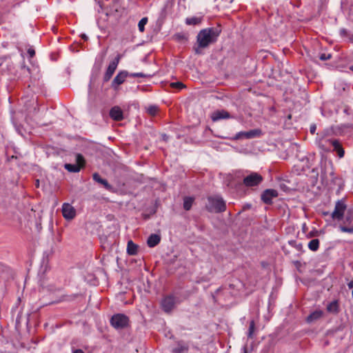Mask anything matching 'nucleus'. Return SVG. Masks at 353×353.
Masks as SVG:
<instances>
[{"instance_id":"obj_1","label":"nucleus","mask_w":353,"mask_h":353,"mask_svg":"<svg viewBox=\"0 0 353 353\" xmlns=\"http://www.w3.org/2000/svg\"><path fill=\"white\" fill-rule=\"evenodd\" d=\"M221 30L219 28H208L199 31L196 36L197 46L194 48L196 54H200V49L207 48L216 41Z\"/></svg>"},{"instance_id":"obj_2","label":"nucleus","mask_w":353,"mask_h":353,"mask_svg":"<svg viewBox=\"0 0 353 353\" xmlns=\"http://www.w3.org/2000/svg\"><path fill=\"white\" fill-rule=\"evenodd\" d=\"M205 208L210 212L220 213L225 211L226 204L221 196L215 195L208 198Z\"/></svg>"},{"instance_id":"obj_3","label":"nucleus","mask_w":353,"mask_h":353,"mask_svg":"<svg viewBox=\"0 0 353 353\" xmlns=\"http://www.w3.org/2000/svg\"><path fill=\"white\" fill-rule=\"evenodd\" d=\"M151 75L144 74L143 72L129 73L125 70L120 71L114 78L112 82V87L117 90L121 84H122L128 77H148Z\"/></svg>"},{"instance_id":"obj_4","label":"nucleus","mask_w":353,"mask_h":353,"mask_svg":"<svg viewBox=\"0 0 353 353\" xmlns=\"http://www.w3.org/2000/svg\"><path fill=\"white\" fill-rule=\"evenodd\" d=\"M129 321L128 316L120 313L114 314L110 319L111 325L117 330L127 327L129 325Z\"/></svg>"},{"instance_id":"obj_5","label":"nucleus","mask_w":353,"mask_h":353,"mask_svg":"<svg viewBox=\"0 0 353 353\" xmlns=\"http://www.w3.org/2000/svg\"><path fill=\"white\" fill-rule=\"evenodd\" d=\"M263 181V177L257 172H251L243 178V183L250 188L259 185Z\"/></svg>"},{"instance_id":"obj_6","label":"nucleus","mask_w":353,"mask_h":353,"mask_svg":"<svg viewBox=\"0 0 353 353\" xmlns=\"http://www.w3.org/2000/svg\"><path fill=\"white\" fill-rule=\"evenodd\" d=\"M346 208L347 205L343 199L338 200L336 202L334 210L332 213V218L339 221L341 220L344 216Z\"/></svg>"},{"instance_id":"obj_7","label":"nucleus","mask_w":353,"mask_h":353,"mask_svg":"<svg viewBox=\"0 0 353 353\" xmlns=\"http://www.w3.org/2000/svg\"><path fill=\"white\" fill-rule=\"evenodd\" d=\"M279 195L277 190L274 189H267L263 192L261 199L265 204H271L272 199Z\"/></svg>"},{"instance_id":"obj_8","label":"nucleus","mask_w":353,"mask_h":353,"mask_svg":"<svg viewBox=\"0 0 353 353\" xmlns=\"http://www.w3.org/2000/svg\"><path fill=\"white\" fill-rule=\"evenodd\" d=\"M63 216L67 220H71L76 216L75 209L69 203H63L62 206Z\"/></svg>"},{"instance_id":"obj_9","label":"nucleus","mask_w":353,"mask_h":353,"mask_svg":"<svg viewBox=\"0 0 353 353\" xmlns=\"http://www.w3.org/2000/svg\"><path fill=\"white\" fill-rule=\"evenodd\" d=\"M175 300L172 296H168L165 297L161 302L163 310L165 312H170L174 307Z\"/></svg>"},{"instance_id":"obj_10","label":"nucleus","mask_w":353,"mask_h":353,"mask_svg":"<svg viewBox=\"0 0 353 353\" xmlns=\"http://www.w3.org/2000/svg\"><path fill=\"white\" fill-rule=\"evenodd\" d=\"M329 142L333 147V150L335 151L339 158H343L345 154V151L342 147V145L337 139H328L325 141Z\"/></svg>"},{"instance_id":"obj_11","label":"nucleus","mask_w":353,"mask_h":353,"mask_svg":"<svg viewBox=\"0 0 353 353\" xmlns=\"http://www.w3.org/2000/svg\"><path fill=\"white\" fill-rule=\"evenodd\" d=\"M92 179L95 182L103 185L105 190L110 192L113 191V186L110 185L106 179L101 178L99 173L94 172L92 174Z\"/></svg>"},{"instance_id":"obj_12","label":"nucleus","mask_w":353,"mask_h":353,"mask_svg":"<svg viewBox=\"0 0 353 353\" xmlns=\"http://www.w3.org/2000/svg\"><path fill=\"white\" fill-rule=\"evenodd\" d=\"M230 117V113L224 110L214 111L211 115V119L214 122L221 119H229Z\"/></svg>"},{"instance_id":"obj_13","label":"nucleus","mask_w":353,"mask_h":353,"mask_svg":"<svg viewBox=\"0 0 353 353\" xmlns=\"http://www.w3.org/2000/svg\"><path fill=\"white\" fill-rule=\"evenodd\" d=\"M110 117L114 121H121L123 119V111L119 106H114L110 111Z\"/></svg>"},{"instance_id":"obj_14","label":"nucleus","mask_w":353,"mask_h":353,"mask_svg":"<svg viewBox=\"0 0 353 353\" xmlns=\"http://www.w3.org/2000/svg\"><path fill=\"white\" fill-rule=\"evenodd\" d=\"M345 223H348L350 225H340V230L343 232L353 234V218L352 217V216H346Z\"/></svg>"},{"instance_id":"obj_15","label":"nucleus","mask_w":353,"mask_h":353,"mask_svg":"<svg viewBox=\"0 0 353 353\" xmlns=\"http://www.w3.org/2000/svg\"><path fill=\"white\" fill-rule=\"evenodd\" d=\"M161 241L159 235L156 234H152L148 239L147 244L150 248H154Z\"/></svg>"},{"instance_id":"obj_16","label":"nucleus","mask_w":353,"mask_h":353,"mask_svg":"<svg viewBox=\"0 0 353 353\" xmlns=\"http://www.w3.org/2000/svg\"><path fill=\"white\" fill-rule=\"evenodd\" d=\"M330 174L332 183L339 187V190H341L344 185L343 179L341 177L336 176L333 171H331Z\"/></svg>"},{"instance_id":"obj_17","label":"nucleus","mask_w":353,"mask_h":353,"mask_svg":"<svg viewBox=\"0 0 353 353\" xmlns=\"http://www.w3.org/2000/svg\"><path fill=\"white\" fill-rule=\"evenodd\" d=\"M323 316V312L321 310H316L312 312L306 319L307 323H312L319 319Z\"/></svg>"},{"instance_id":"obj_18","label":"nucleus","mask_w":353,"mask_h":353,"mask_svg":"<svg viewBox=\"0 0 353 353\" xmlns=\"http://www.w3.org/2000/svg\"><path fill=\"white\" fill-rule=\"evenodd\" d=\"M138 252V245L133 243L132 241H129L127 245V253L129 255H136Z\"/></svg>"},{"instance_id":"obj_19","label":"nucleus","mask_w":353,"mask_h":353,"mask_svg":"<svg viewBox=\"0 0 353 353\" xmlns=\"http://www.w3.org/2000/svg\"><path fill=\"white\" fill-rule=\"evenodd\" d=\"M202 18L197 17H188L185 19V23L189 26H196L201 23Z\"/></svg>"},{"instance_id":"obj_20","label":"nucleus","mask_w":353,"mask_h":353,"mask_svg":"<svg viewBox=\"0 0 353 353\" xmlns=\"http://www.w3.org/2000/svg\"><path fill=\"white\" fill-rule=\"evenodd\" d=\"M261 134L262 132L260 129H254L246 132L247 139L259 137Z\"/></svg>"},{"instance_id":"obj_21","label":"nucleus","mask_w":353,"mask_h":353,"mask_svg":"<svg viewBox=\"0 0 353 353\" xmlns=\"http://www.w3.org/2000/svg\"><path fill=\"white\" fill-rule=\"evenodd\" d=\"M329 139H321L319 141L318 145L319 148H321L322 150L325 152H327L330 150V145H332L329 142H326V140H328Z\"/></svg>"},{"instance_id":"obj_22","label":"nucleus","mask_w":353,"mask_h":353,"mask_svg":"<svg viewBox=\"0 0 353 353\" xmlns=\"http://www.w3.org/2000/svg\"><path fill=\"white\" fill-rule=\"evenodd\" d=\"M319 240L318 239H314L308 243V248L313 252L318 250L319 248Z\"/></svg>"},{"instance_id":"obj_23","label":"nucleus","mask_w":353,"mask_h":353,"mask_svg":"<svg viewBox=\"0 0 353 353\" xmlns=\"http://www.w3.org/2000/svg\"><path fill=\"white\" fill-rule=\"evenodd\" d=\"M194 202V199L190 196H185L183 199V208L185 210H190Z\"/></svg>"},{"instance_id":"obj_24","label":"nucleus","mask_w":353,"mask_h":353,"mask_svg":"<svg viewBox=\"0 0 353 353\" xmlns=\"http://www.w3.org/2000/svg\"><path fill=\"white\" fill-rule=\"evenodd\" d=\"M65 170L70 172H78L81 168L80 165L65 163L64 165Z\"/></svg>"},{"instance_id":"obj_25","label":"nucleus","mask_w":353,"mask_h":353,"mask_svg":"<svg viewBox=\"0 0 353 353\" xmlns=\"http://www.w3.org/2000/svg\"><path fill=\"white\" fill-rule=\"evenodd\" d=\"M327 310L330 312L337 313L339 311V305L336 301L330 303L327 306Z\"/></svg>"},{"instance_id":"obj_26","label":"nucleus","mask_w":353,"mask_h":353,"mask_svg":"<svg viewBox=\"0 0 353 353\" xmlns=\"http://www.w3.org/2000/svg\"><path fill=\"white\" fill-rule=\"evenodd\" d=\"M119 60H120V55H117V57L110 63L108 68L109 69L113 70L114 72H115V70L117 68V65L119 63Z\"/></svg>"},{"instance_id":"obj_27","label":"nucleus","mask_w":353,"mask_h":353,"mask_svg":"<svg viewBox=\"0 0 353 353\" xmlns=\"http://www.w3.org/2000/svg\"><path fill=\"white\" fill-rule=\"evenodd\" d=\"M288 243H289V244L292 247L294 248L296 250L303 252V245H302V243H298L295 240H291Z\"/></svg>"},{"instance_id":"obj_28","label":"nucleus","mask_w":353,"mask_h":353,"mask_svg":"<svg viewBox=\"0 0 353 353\" xmlns=\"http://www.w3.org/2000/svg\"><path fill=\"white\" fill-rule=\"evenodd\" d=\"M147 23H148V18L147 17H143V18H142L139 21V22L138 23V28H139V30L141 32H144V30H145V26L146 25Z\"/></svg>"},{"instance_id":"obj_29","label":"nucleus","mask_w":353,"mask_h":353,"mask_svg":"<svg viewBox=\"0 0 353 353\" xmlns=\"http://www.w3.org/2000/svg\"><path fill=\"white\" fill-rule=\"evenodd\" d=\"M188 348L184 345H179L176 347L174 348L172 352L174 353H187Z\"/></svg>"},{"instance_id":"obj_30","label":"nucleus","mask_w":353,"mask_h":353,"mask_svg":"<svg viewBox=\"0 0 353 353\" xmlns=\"http://www.w3.org/2000/svg\"><path fill=\"white\" fill-rule=\"evenodd\" d=\"M114 72L113 70H112L108 68L104 75H103V81L108 82L112 78Z\"/></svg>"},{"instance_id":"obj_31","label":"nucleus","mask_w":353,"mask_h":353,"mask_svg":"<svg viewBox=\"0 0 353 353\" xmlns=\"http://www.w3.org/2000/svg\"><path fill=\"white\" fill-rule=\"evenodd\" d=\"M255 329V323L254 321L252 320L250 323L248 333V337L252 339L253 337V334Z\"/></svg>"},{"instance_id":"obj_32","label":"nucleus","mask_w":353,"mask_h":353,"mask_svg":"<svg viewBox=\"0 0 353 353\" xmlns=\"http://www.w3.org/2000/svg\"><path fill=\"white\" fill-rule=\"evenodd\" d=\"M174 37L176 41H186L188 40V37L183 33L175 34Z\"/></svg>"},{"instance_id":"obj_33","label":"nucleus","mask_w":353,"mask_h":353,"mask_svg":"<svg viewBox=\"0 0 353 353\" xmlns=\"http://www.w3.org/2000/svg\"><path fill=\"white\" fill-rule=\"evenodd\" d=\"M76 161H77V165H80V168L83 167L84 165V163H85V160H84V158L80 154H77V156H76Z\"/></svg>"},{"instance_id":"obj_34","label":"nucleus","mask_w":353,"mask_h":353,"mask_svg":"<svg viewBox=\"0 0 353 353\" xmlns=\"http://www.w3.org/2000/svg\"><path fill=\"white\" fill-rule=\"evenodd\" d=\"M148 112L152 116H154L158 112V107L156 105H150L148 108Z\"/></svg>"},{"instance_id":"obj_35","label":"nucleus","mask_w":353,"mask_h":353,"mask_svg":"<svg viewBox=\"0 0 353 353\" xmlns=\"http://www.w3.org/2000/svg\"><path fill=\"white\" fill-rule=\"evenodd\" d=\"M170 86L173 88L181 90L184 87V85L181 82H174L170 83Z\"/></svg>"},{"instance_id":"obj_36","label":"nucleus","mask_w":353,"mask_h":353,"mask_svg":"<svg viewBox=\"0 0 353 353\" xmlns=\"http://www.w3.org/2000/svg\"><path fill=\"white\" fill-rule=\"evenodd\" d=\"M235 139H247L246 132H239L235 135Z\"/></svg>"},{"instance_id":"obj_37","label":"nucleus","mask_w":353,"mask_h":353,"mask_svg":"<svg viewBox=\"0 0 353 353\" xmlns=\"http://www.w3.org/2000/svg\"><path fill=\"white\" fill-rule=\"evenodd\" d=\"M319 58L322 61L329 60L331 58V54H326L325 53H323L320 55Z\"/></svg>"},{"instance_id":"obj_38","label":"nucleus","mask_w":353,"mask_h":353,"mask_svg":"<svg viewBox=\"0 0 353 353\" xmlns=\"http://www.w3.org/2000/svg\"><path fill=\"white\" fill-rule=\"evenodd\" d=\"M28 54L30 55V57L32 58V57H33L34 56V54H35V51H34V49H32V48H29V49L28 50Z\"/></svg>"},{"instance_id":"obj_39","label":"nucleus","mask_w":353,"mask_h":353,"mask_svg":"<svg viewBox=\"0 0 353 353\" xmlns=\"http://www.w3.org/2000/svg\"><path fill=\"white\" fill-rule=\"evenodd\" d=\"M316 129V125H314V124L312 125L310 128V133L314 134L315 133Z\"/></svg>"},{"instance_id":"obj_40","label":"nucleus","mask_w":353,"mask_h":353,"mask_svg":"<svg viewBox=\"0 0 353 353\" xmlns=\"http://www.w3.org/2000/svg\"><path fill=\"white\" fill-rule=\"evenodd\" d=\"M72 353H84V352L83 350H81L80 349H77V350H74Z\"/></svg>"},{"instance_id":"obj_41","label":"nucleus","mask_w":353,"mask_h":353,"mask_svg":"<svg viewBox=\"0 0 353 353\" xmlns=\"http://www.w3.org/2000/svg\"><path fill=\"white\" fill-rule=\"evenodd\" d=\"M347 285H348V287H349V288H350V289L353 288V281H352L349 282V283H347Z\"/></svg>"},{"instance_id":"obj_42","label":"nucleus","mask_w":353,"mask_h":353,"mask_svg":"<svg viewBox=\"0 0 353 353\" xmlns=\"http://www.w3.org/2000/svg\"><path fill=\"white\" fill-rule=\"evenodd\" d=\"M81 37H82V39H83V40H85V41H87V40H88V37L85 34H82V35H81Z\"/></svg>"},{"instance_id":"obj_43","label":"nucleus","mask_w":353,"mask_h":353,"mask_svg":"<svg viewBox=\"0 0 353 353\" xmlns=\"http://www.w3.org/2000/svg\"><path fill=\"white\" fill-rule=\"evenodd\" d=\"M221 288H218V289L216 290V291L215 294H217L221 291Z\"/></svg>"},{"instance_id":"obj_44","label":"nucleus","mask_w":353,"mask_h":353,"mask_svg":"<svg viewBox=\"0 0 353 353\" xmlns=\"http://www.w3.org/2000/svg\"><path fill=\"white\" fill-rule=\"evenodd\" d=\"M294 263H295L296 265H299V264H300V262H299V261H295V262H294Z\"/></svg>"},{"instance_id":"obj_45","label":"nucleus","mask_w":353,"mask_h":353,"mask_svg":"<svg viewBox=\"0 0 353 353\" xmlns=\"http://www.w3.org/2000/svg\"><path fill=\"white\" fill-rule=\"evenodd\" d=\"M350 70L353 72V65L350 67Z\"/></svg>"},{"instance_id":"obj_46","label":"nucleus","mask_w":353,"mask_h":353,"mask_svg":"<svg viewBox=\"0 0 353 353\" xmlns=\"http://www.w3.org/2000/svg\"><path fill=\"white\" fill-rule=\"evenodd\" d=\"M36 184H37V185H39V180H37Z\"/></svg>"},{"instance_id":"obj_47","label":"nucleus","mask_w":353,"mask_h":353,"mask_svg":"<svg viewBox=\"0 0 353 353\" xmlns=\"http://www.w3.org/2000/svg\"><path fill=\"white\" fill-rule=\"evenodd\" d=\"M244 353H247V351H246V350H245V352H244Z\"/></svg>"},{"instance_id":"obj_48","label":"nucleus","mask_w":353,"mask_h":353,"mask_svg":"<svg viewBox=\"0 0 353 353\" xmlns=\"http://www.w3.org/2000/svg\"><path fill=\"white\" fill-rule=\"evenodd\" d=\"M352 296H353V290H352Z\"/></svg>"}]
</instances>
